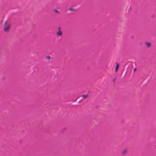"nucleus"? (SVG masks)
Masks as SVG:
<instances>
[{
	"label": "nucleus",
	"instance_id": "4",
	"mask_svg": "<svg viewBox=\"0 0 156 156\" xmlns=\"http://www.w3.org/2000/svg\"><path fill=\"white\" fill-rule=\"evenodd\" d=\"M127 149H125L123 150L122 152V155H123L125 154H126L127 152Z\"/></svg>",
	"mask_w": 156,
	"mask_h": 156
},
{
	"label": "nucleus",
	"instance_id": "6",
	"mask_svg": "<svg viewBox=\"0 0 156 156\" xmlns=\"http://www.w3.org/2000/svg\"><path fill=\"white\" fill-rule=\"evenodd\" d=\"M53 11H54V12L56 13H58V14L59 13V11L58 10L56 9H54V10H53Z\"/></svg>",
	"mask_w": 156,
	"mask_h": 156
},
{
	"label": "nucleus",
	"instance_id": "3",
	"mask_svg": "<svg viewBox=\"0 0 156 156\" xmlns=\"http://www.w3.org/2000/svg\"><path fill=\"white\" fill-rule=\"evenodd\" d=\"M119 65V64H118L117 62H116V66L115 69V71L117 72L118 71Z\"/></svg>",
	"mask_w": 156,
	"mask_h": 156
},
{
	"label": "nucleus",
	"instance_id": "9",
	"mask_svg": "<svg viewBox=\"0 0 156 156\" xmlns=\"http://www.w3.org/2000/svg\"><path fill=\"white\" fill-rule=\"evenodd\" d=\"M50 58H51V57L49 56H48L46 57V58L47 59H48V60H49L50 59Z\"/></svg>",
	"mask_w": 156,
	"mask_h": 156
},
{
	"label": "nucleus",
	"instance_id": "7",
	"mask_svg": "<svg viewBox=\"0 0 156 156\" xmlns=\"http://www.w3.org/2000/svg\"><path fill=\"white\" fill-rule=\"evenodd\" d=\"M82 97L85 98H87L88 95H83L82 96Z\"/></svg>",
	"mask_w": 156,
	"mask_h": 156
},
{
	"label": "nucleus",
	"instance_id": "1",
	"mask_svg": "<svg viewBox=\"0 0 156 156\" xmlns=\"http://www.w3.org/2000/svg\"><path fill=\"white\" fill-rule=\"evenodd\" d=\"M57 35L58 36H61L62 35V33L61 30V28L60 27L58 28V31L56 33Z\"/></svg>",
	"mask_w": 156,
	"mask_h": 156
},
{
	"label": "nucleus",
	"instance_id": "11",
	"mask_svg": "<svg viewBox=\"0 0 156 156\" xmlns=\"http://www.w3.org/2000/svg\"><path fill=\"white\" fill-rule=\"evenodd\" d=\"M6 22H5V23H4V25H5V24H6Z\"/></svg>",
	"mask_w": 156,
	"mask_h": 156
},
{
	"label": "nucleus",
	"instance_id": "2",
	"mask_svg": "<svg viewBox=\"0 0 156 156\" xmlns=\"http://www.w3.org/2000/svg\"><path fill=\"white\" fill-rule=\"evenodd\" d=\"M10 27V24L6 26L5 27L4 30L5 32H7L9 29Z\"/></svg>",
	"mask_w": 156,
	"mask_h": 156
},
{
	"label": "nucleus",
	"instance_id": "10",
	"mask_svg": "<svg viewBox=\"0 0 156 156\" xmlns=\"http://www.w3.org/2000/svg\"><path fill=\"white\" fill-rule=\"evenodd\" d=\"M136 68L134 69L133 70L134 71H135L136 70Z\"/></svg>",
	"mask_w": 156,
	"mask_h": 156
},
{
	"label": "nucleus",
	"instance_id": "5",
	"mask_svg": "<svg viewBox=\"0 0 156 156\" xmlns=\"http://www.w3.org/2000/svg\"><path fill=\"white\" fill-rule=\"evenodd\" d=\"M146 44L147 47L149 48L151 46V44L150 42H146Z\"/></svg>",
	"mask_w": 156,
	"mask_h": 156
},
{
	"label": "nucleus",
	"instance_id": "8",
	"mask_svg": "<svg viewBox=\"0 0 156 156\" xmlns=\"http://www.w3.org/2000/svg\"><path fill=\"white\" fill-rule=\"evenodd\" d=\"M69 10L71 11L75 10V9H71V8H69Z\"/></svg>",
	"mask_w": 156,
	"mask_h": 156
}]
</instances>
